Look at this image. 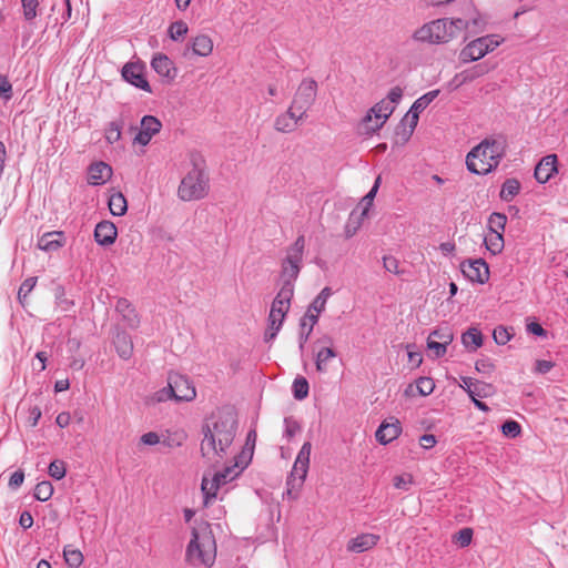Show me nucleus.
Here are the masks:
<instances>
[{
	"instance_id": "obj_55",
	"label": "nucleus",
	"mask_w": 568,
	"mask_h": 568,
	"mask_svg": "<svg viewBox=\"0 0 568 568\" xmlns=\"http://www.w3.org/2000/svg\"><path fill=\"white\" fill-rule=\"evenodd\" d=\"M363 219L364 217H362V215L356 221H353L352 217L349 219L348 223L345 226L346 239H349L356 234L357 230L361 227Z\"/></svg>"
},
{
	"instance_id": "obj_32",
	"label": "nucleus",
	"mask_w": 568,
	"mask_h": 568,
	"mask_svg": "<svg viewBox=\"0 0 568 568\" xmlns=\"http://www.w3.org/2000/svg\"><path fill=\"white\" fill-rule=\"evenodd\" d=\"M110 212L114 216H122L128 210L126 199L121 192L114 193L109 200Z\"/></svg>"
},
{
	"instance_id": "obj_48",
	"label": "nucleus",
	"mask_w": 568,
	"mask_h": 568,
	"mask_svg": "<svg viewBox=\"0 0 568 568\" xmlns=\"http://www.w3.org/2000/svg\"><path fill=\"white\" fill-rule=\"evenodd\" d=\"M37 283V277H29L21 284L19 292H18V298L21 304L24 303L26 298L30 294V292L33 290Z\"/></svg>"
},
{
	"instance_id": "obj_11",
	"label": "nucleus",
	"mask_w": 568,
	"mask_h": 568,
	"mask_svg": "<svg viewBox=\"0 0 568 568\" xmlns=\"http://www.w3.org/2000/svg\"><path fill=\"white\" fill-rule=\"evenodd\" d=\"M317 88V82L314 79H303L294 93L290 109L305 119L307 111L316 100Z\"/></svg>"
},
{
	"instance_id": "obj_35",
	"label": "nucleus",
	"mask_w": 568,
	"mask_h": 568,
	"mask_svg": "<svg viewBox=\"0 0 568 568\" xmlns=\"http://www.w3.org/2000/svg\"><path fill=\"white\" fill-rule=\"evenodd\" d=\"M169 399H174V392L172 390L170 383L168 384V386L153 393L148 398L146 403L151 404V405H155L158 403L166 402Z\"/></svg>"
},
{
	"instance_id": "obj_42",
	"label": "nucleus",
	"mask_w": 568,
	"mask_h": 568,
	"mask_svg": "<svg viewBox=\"0 0 568 568\" xmlns=\"http://www.w3.org/2000/svg\"><path fill=\"white\" fill-rule=\"evenodd\" d=\"M414 130L415 128L412 126V122L403 120L402 124L396 130L397 142L402 144L406 143L410 139Z\"/></svg>"
},
{
	"instance_id": "obj_23",
	"label": "nucleus",
	"mask_w": 568,
	"mask_h": 568,
	"mask_svg": "<svg viewBox=\"0 0 568 568\" xmlns=\"http://www.w3.org/2000/svg\"><path fill=\"white\" fill-rule=\"evenodd\" d=\"M190 50L195 55L207 57L213 51V41L206 34H199L191 40V42L187 45V48L185 49L183 55L187 57Z\"/></svg>"
},
{
	"instance_id": "obj_63",
	"label": "nucleus",
	"mask_w": 568,
	"mask_h": 568,
	"mask_svg": "<svg viewBox=\"0 0 568 568\" xmlns=\"http://www.w3.org/2000/svg\"><path fill=\"white\" fill-rule=\"evenodd\" d=\"M419 444L423 448L429 449L436 444V437L432 434H425L419 438Z\"/></svg>"
},
{
	"instance_id": "obj_25",
	"label": "nucleus",
	"mask_w": 568,
	"mask_h": 568,
	"mask_svg": "<svg viewBox=\"0 0 568 568\" xmlns=\"http://www.w3.org/2000/svg\"><path fill=\"white\" fill-rule=\"evenodd\" d=\"M151 65L153 70L160 74L161 77L173 80L176 77V69L173 65V62L162 53L156 54L152 61Z\"/></svg>"
},
{
	"instance_id": "obj_46",
	"label": "nucleus",
	"mask_w": 568,
	"mask_h": 568,
	"mask_svg": "<svg viewBox=\"0 0 568 568\" xmlns=\"http://www.w3.org/2000/svg\"><path fill=\"white\" fill-rule=\"evenodd\" d=\"M416 388L420 395L427 396L433 393L435 384L429 377H419L416 381Z\"/></svg>"
},
{
	"instance_id": "obj_12",
	"label": "nucleus",
	"mask_w": 568,
	"mask_h": 568,
	"mask_svg": "<svg viewBox=\"0 0 568 568\" xmlns=\"http://www.w3.org/2000/svg\"><path fill=\"white\" fill-rule=\"evenodd\" d=\"M332 295V290L329 287H324L320 294L314 298L312 304L310 305L307 312L301 320V326L304 329L308 325V332L305 334L302 333L300 336V348L303 349L304 344L307 342L314 325L318 321V315L325 310V305L329 296Z\"/></svg>"
},
{
	"instance_id": "obj_4",
	"label": "nucleus",
	"mask_w": 568,
	"mask_h": 568,
	"mask_svg": "<svg viewBox=\"0 0 568 568\" xmlns=\"http://www.w3.org/2000/svg\"><path fill=\"white\" fill-rule=\"evenodd\" d=\"M191 163L192 169L183 176L178 187V196L184 202L202 200L210 191V179L203 160L192 154Z\"/></svg>"
},
{
	"instance_id": "obj_13",
	"label": "nucleus",
	"mask_w": 568,
	"mask_h": 568,
	"mask_svg": "<svg viewBox=\"0 0 568 568\" xmlns=\"http://www.w3.org/2000/svg\"><path fill=\"white\" fill-rule=\"evenodd\" d=\"M169 383L174 392L175 400L191 402L195 398V387L186 376L179 373L170 374Z\"/></svg>"
},
{
	"instance_id": "obj_26",
	"label": "nucleus",
	"mask_w": 568,
	"mask_h": 568,
	"mask_svg": "<svg viewBox=\"0 0 568 568\" xmlns=\"http://www.w3.org/2000/svg\"><path fill=\"white\" fill-rule=\"evenodd\" d=\"M64 235L62 232H48L38 241V247L45 252H54L63 246Z\"/></svg>"
},
{
	"instance_id": "obj_27",
	"label": "nucleus",
	"mask_w": 568,
	"mask_h": 568,
	"mask_svg": "<svg viewBox=\"0 0 568 568\" xmlns=\"http://www.w3.org/2000/svg\"><path fill=\"white\" fill-rule=\"evenodd\" d=\"M113 344L115 347V351L118 355L122 359H129L131 358L133 354V342L131 339V336L125 332H116Z\"/></svg>"
},
{
	"instance_id": "obj_58",
	"label": "nucleus",
	"mask_w": 568,
	"mask_h": 568,
	"mask_svg": "<svg viewBox=\"0 0 568 568\" xmlns=\"http://www.w3.org/2000/svg\"><path fill=\"white\" fill-rule=\"evenodd\" d=\"M495 369L494 364L489 359H480L476 362V371L481 374H490Z\"/></svg>"
},
{
	"instance_id": "obj_15",
	"label": "nucleus",
	"mask_w": 568,
	"mask_h": 568,
	"mask_svg": "<svg viewBox=\"0 0 568 568\" xmlns=\"http://www.w3.org/2000/svg\"><path fill=\"white\" fill-rule=\"evenodd\" d=\"M460 267L463 274L471 282L484 284L489 278V268L483 258L463 262Z\"/></svg>"
},
{
	"instance_id": "obj_30",
	"label": "nucleus",
	"mask_w": 568,
	"mask_h": 568,
	"mask_svg": "<svg viewBox=\"0 0 568 568\" xmlns=\"http://www.w3.org/2000/svg\"><path fill=\"white\" fill-rule=\"evenodd\" d=\"M462 343L466 348L476 351L483 345V335L480 331L471 327L462 335Z\"/></svg>"
},
{
	"instance_id": "obj_18",
	"label": "nucleus",
	"mask_w": 568,
	"mask_h": 568,
	"mask_svg": "<svg viewBox=\"0 0 568 568\" xmlns=\"http://www.w3.org/2000/svg\"><path fill=\"white\" fill-rule=\"evenodd\" d=\"M438 94L439 90H433L418 98L413 103L404 120L406 122H412V126L416 128L418 123L419 113L423 112L438 97Z\"/></svg>"
},
{
	"instance_id": "obj_59",
	"label": "nucleus",
	"mask_w": 568,
	"mask_h": 568,
	"mask_svg": "<svg viewBox=\"0 0 568 568\" xmlns=\"http://www.w3.org/2000/svg\"><path fill=\"white\" fill-rule=\"evenodd\" d=\"M473 531L470 528H464L458 532L457 540L462 547L468 546L471 541Z\"/></svg>"
},
{
	"instance_id": "obj_22",
	"label": "nucleus",
	"mask_w": 568,
	"mask_h": 568,
	"mask_svg": "<svg viewBox=\"0 0 568 568\" xmlns=\"http://www.w3.org/2000/svg\"><path fill=\"white\" fill-rule=\"evenodd\" d=\"M118 236L116 226L110 221H102L97 224L94 239L98 244L109 246L113 244Z\"/></svg>"
},
{
	"instance_id": "obj_56",
	"label": "nucleus",
	"mask_w": 568,
	"mask_h": 568,
	"mask_svg": "<svg viewBox=\"0 0 568 568\" xmlns=\"http://www.w3.org/2000/svg\"><path fill=\"white\" fill-rule=\"evenodd\" d=\"M12 85L6 77L0 75V97L9 100L11 98Z\"/></svg>"
},
{
	"instance_id": "obj_17",
	"label": "nucleus",
	"mask_w": 568,
	"mask_h": 568,
	"mask_svg": "<svg viewBox=\"0 0 568 568\" xmlns=\"http://www.w3.org/2000/svg\"><path fill=\"white\" fill-rule=\"evenodd\" d=\"M402 433V426L397 418L383 422L375 433L376 440L386 445L396 439Z\"/></svg>"
},
{
	"instance_id": "obj_14",
	"label": "nucleus",
	"mask_w": 568,
	"mask_h": 568,
	"mask_svg": "<svg viewBox=\"0 0 568 568\" xmlns=\"http://www.w3.org/2000/svg\"><path fill=\"white\" fill-rule=\"evenodd\" d=\"M162 129L161 121L153 115H144L140 122V130L133 139L134 144L145 146Z\"/></svg>"
},
{
	"instance_id": "obj_52",
	"label": "nucleus",
	"mask_w": 568,
	"mask_h": 568,
	"mask_svg": "<svg viewBox=\"0 0 568 568\" xmlns=\"http://www.w3.org/2000/svg\"><path fill=\"white\" fill-rule=\"evenodd\" d=\"M23 16L27 20H33L37 17L38 0H21Z\"/></svg>"
},
{
	"instance_id": "obj_43",
	"label": "nucleus",
	"mask_w": 568,
	"mask_h": 568,
	"mask_svg": "<svg viewBox=\"0 0 568 568\" xmlns=\"http://www.w3.org/2000/svg\"><path fill=\"white\" fill-rule=\"evenodd\" d=\"M379 182H381V178L378 176L374 183V186L371 189V191L363 197L362 200V204L364 205L363 207V212H362V217H365L367 215V212L369 210V207L372 206V203L374 201V197L377 193V190H378V185H379Z\"/></svg>"
},
{
	"instance_id": "obj_47",
	"label": "nucleus",
	"mask_w": 568,
	"mask_h": 568,
	"mask_svg": "<svg viewBox=\"0 0 568 568\" xmlns=\"http://www.w3.org/2000/svg\"><path fill=\"white\" fill-rule=\"evenodd\" d=\"M428 337H432L433 339L442 342L445 345H449L453 342V339H454L453 333L447 327L440 328V329H435L434 332H432L429 334Z\"/></svg>"
},
{
	"instance_id": "obj_64",
	"label": "nucleus",
	"mask_w": 568,
	"mask_h": 568,
	"mask_svg": "<svg viewBox=\"0 0 568 568\" xmlns=\"http://www.w3.org/2000/svg\"><path fill=\"white\" fill-rule=\"evenodd\" d=\"M552 367H554V363L550 361L540 359V361L536 362V372H538L540 374L548 373Z\"/></svg>"
},
{
	"instance_id": "obj_50",
	"label": "nucleus",
	"mask_w": 568,
	"mask_h": 568,
	"mask_svg": "<svg viewBox=\"0 0 568 568\" xmlns=\"http://www.w3.org/2000/svg\"><path fill=\"white\" fill-rule=\"evenodd\" d=\"M507 217L503 213H493L489 216V231L497 230L499 232L504 231L506 226Z\"/></svg>"
},
{
	"instance_id": "obj_54",
	"label": "nucleus",
	"mask_w": 568,
	"mask_h": 568,
	"mask_svg": "<svg viewBox=\"0 0 568 568\" xmlns=\"http://www.w3.org/2000/svg\"><path fill=\"white\" fill-rule=\"evenodd\" d=\"M427 347L429 351L434 352L435 357H440L446 353L447 345L432 337L427 338Z\"/></svg>"
},
{
	"instance_id": "obj_28",
	"label": "nucleus",
	"mask_w": 568,
	"mask_h": 568,
	"mask_svg": "<svg viewBox=\"0 0 568 568\" xmlns=\"http://www.w3.org/2000/svg\"><path fill=\"white\" fill-rule=\"evenodd\" d=\"M394 110L395 105H390V102H386V100L376 103L368 111L374 115V128H382Z\"/></svg>"
},
{
	"instance_id": "obj_16",
	"label": "nucleus",
	"mask_w": 568,
	"mask_h": 568,
	"mask_svg": "<svg viewBox=\"0 0 568 568\" xmlns=\"http://www.w3.org/2000/svg\"><path fill=\"white\" fill-rule=\"evenodd\" d=\"M122 77L134 87L151 92L149 82L143 75V67L139 63L129 62L122 68Z\"/></svg>"
},
{
	"instance_id": "obj_61",
	"label": "nucleus",
	"mask_w": 568,
	"mask_h": 568,
	"mask_svg": "<svg viewBox=\"0 0 568 568\" xmlns=\"http://www.w3.org/2000/svg\"><path fill=\"white\" fill-rule=\"evenodd\" d=\"M141 443L144 445H156L160 443V436L154 432L145 433L140 438Z\"/></svg>"
},
{
	"instance_id": "obj_36",
	"label": "nucleus",
	"mask_w": 568,
	"mask_h": 568,
	"mask_svg": "<svg viewBox=\"0 0 568 568\" xmlns=\"http://www.w3.org/2000/svg\"><path fill=\"white\" fill-rule=\"evenodd\" d=\"M495 393V388L491 384L477 381L475 387L470 392V398H485Z\"/></svg>"
},
{
	"instance_id": "obj_62",
	"label": "nucleus",
	"mask_w": 568,
	"mask_h": 568,
	"mask_svg": "<svg viewBox=\"0 0 568 568\" xmlns=\"http://www.w3.org/2000/svg\"><path fill=\"white\" fill-rule=\"evenodd\" d=\"M285 434L287 437H293L298 430H300V425L297 422L293 420L292 418H285Z\"/></svg>"
},
{
	"instance_id": "obj_20",
	"label": "nucleus",
	"mask_w": 568,
	"mask_h": 568,
	"mask_svg": "<svg viewBox=\"0 0 568 568\" xmlns=\"http://www.w3.org/2000/svg\"><path fill=\"white\" fill-rule=\"evenodd\" d=\"M379 541V536L375 534H361L348 540L346 549L349 552L362 554L374 548Z\"/></svg>"
},
{
	"instance_id": "obj_40",
	"label": "nucleus",
	"mask_w": 568,
	"mask_h": 568,
	"mask_svg": "<svg viewBox=\"0 0 568 568\" xmlns=\"http://www.w3.org/2000/svg\"><path fill=\"white\" fill-rule=\"evenodd\" d=\"M487 72H488V69L485 68V65L478 64L470 70H467V71L456 74V79L459 77H463L462 82H468V81L475 80L478 77L486 74Z\"/></svg>"
},
{
	"instance_id": "obj_21",
	"label": "nucleus",
	"mask_w": 568,
	"mask_h": 568,
	"mask_svg": "<svg viewBox=\"0 0 568 568\" xmlns=\"http://www.w3.org/2000/svg\"><path fill=\"white\" fill-rule=\"evenodd\" d=\"M557 172V155L544 156L535 168V178L539 183H546Z\"/></svg>"
},
{
	"instance_id": "obj_37",
	"label": "nucleus",
	"mask_w": 568,
	"mask_h": 568,
	"mask_svg": "<svg viewBox=\"0 0 568 568\" xmlns=\"http://www.w3.org/2000/svg\"><path fill=\"white\" fill-rule=\"evenodd\" d=\"M53 495V486L50 481L43 480L37 484L34 488V497L40 501L49 500Z\"/></svg>"
},
{
	"instance_id": "obj_51",
	"label": "nucleus",
	"mask_w": 568,
	"mask_h": 568,
	"mask_svg": "<svg viewBox=\"0 0 568 568\" xmlns=\"http://www.w3.org/2000/svg\"><path fill=\"white\" fill-rule=\"evenodd\" d=\"M381 128H374V115L371 112H367L362 123L359 124V131L362 134H373L378 131Z\"/></svg>"
},
{
	"instance_id": "obj_8",
	"label": "nucleus",
	"mask_w": 568,
	"mask_h": 568,
	"mask_svg": "<svg viewBox=\"0 0 568 568\" xmlns=\"http://www.w3.org/2000/svg\"><path fill=\"white\" fill-rule=\"evenodd\" d=\"M294 292L280 288L272 302L268 314V326L264 334L265 342L274 339L280 332L287 312L291 307V300Z\"/></svg>"
},
{
	"instance_id": "obj_31",
	"label": "nucleus",
	"mask_w": 568,
	"mask_h": 568,
	"mask_svg": "<svg viewBox=\"0 0 568 568\" xmlns=\"http://www.w3.org/2000/svg\"><path fill=\"white\" fill-rule=\"evenodd\" d=\"M334 357H336V352L332 347L324 346L320 348L315 356L316 369L320 373L327 372V363Z\"/></svg>"
},
{
	"instance_id": "obj_10",
	"label": "nucleus",
	"mask_w": 568,
	"mask_h": 568,
	"mask_svg": "<svg viewBox=\"0 0 568 568\" xmlns=\"http://www.w3.org/2000/svg\"><path fill=\"white\" fill-rule=\"evenodd\" d=\"M504 42V39L497 34L479 37L466 44L459 52V60L463 63H469L484 58L493 52Z\"/></svg>"
},
{
	"instance_id": "obj_44",
	"label": "nucleus",
	"mask_w": 568,
	"mask_h": 568,
	"mask_svg": "<svg viewBox=\"0 0 568 568\" xmlns=\"http://www.w3.org/2000/svg\"><path fill=\"white\" fill-rule=\"evenodd\" d=\"M501 433L509 438H516L521 433V427L516 420H507L501 425Z\"/></svg>"
},
{
	"instance_id": "obj_41",
	"label": "nucleus",
	"mask_w": 568,
	"mask_h": 568,
	"mask_svg": "<svg viewBox=\"0 0 568 568\" xmlns=\"http://www.w3.org/2000/svg\"><path fill=\"white\" fill-rule=\"evenodd\" d=\"M294 397L298 400L308 395V382L304 377H298L293 383Z\"/></svg>"
},
{
	"instance_id": "obj_38",
	"label": "nucleus",
	"mask_w": 568,
	"mask_h": 568,
	"mask_svg": "<svg viewBox=\"0 0 568 568\" xmlns=\"http://www.w3.org/2000/svg\"><path fill=\"white\" fill-rule=\"evenodd\" d=\"M122 126L123 121H113L109 123L105 130V140L108 143L113 144L121 139Z\"/></svg>"
},
{
	"instance_id": "obj_45",
	"label": "nucleus",
	"mask_w": 568,
	"mask_h": 568,
	"mask_svg": "<svg viewBox=\"0 0 568 568\" xmlns=\"http://www.w3.org/2000/svg\"><path fill=\"white\" fill-rule=\"evenodd\" d=\"M187 24L183 21H176L173 22L170 26L169 33L170 38L174 41L179 40L180 38L184 37L187 33Z\"/></svg>"
},
{
	"instance_id": "obj_19",
	"label": "nucleus",
	"mask_w": 568,
	"mask_h": 568,
	"mask_svg": "<svg viewBox=\"0 0 568 568\" xmlns=\"http://www.w3.org/2000/svg\"><path fill=\"white\" fill-rule=\"evenodd\" d=\"M305 119L293 111L292 109H287L286 112L278 114L274 120V129L282 133L293 132L300 122H303Z\"/></svg>"
},
{
	"instance_id": "obj_24",
	"label": "nucleus",
	"mask_w": 568,
	"mask_h": 568,
	"mask_svg": "<svg viewBox=\"0 0 568 568\" xmlns=\"http://www.w3.org/2000/svg\"><path fill=\"white\" fill-rule=\"evenodd\" d=\"M112 175V168L105 162H97L90 165L88 181L92 185L105 183Z\"/></svg>"
},
{
	"instance_id": "obj_57",
	"label": "nucleus",
	"mask_w": 568,
	"mask_h": 568,
	"mask_svg": "<svg viewBox=\"0 0 568 568\" xmlns=\"http://www.w3.org/2000/svg\"><path fill=\"white\" fill-rule=\"evenodd\" d=\"M24 480V473L22 470L14 471L9 479V487L11 489L19 488Z\"/></svg>"
},
{
	"instance_id": "obj_3",
	"label": "nucleus",
	"mask_w": 568,
	"mask_h": 568,
	"mask_svg": "<svg viewBox=\"0 0 568 568\" xmlns=\"http://www.w3.org/2000/svg\"><path fill=\"white\" fill-rule=\"evenodd\" d=\"M468 27L463 19H436L424 23L413 33V39L429 44H443L455 39L459 32Z\"/></svg>"
},
{
	"instance_id": "obj_60",
	"label": "nucleus",
	"mask_w": 568,
	"mask_h": 568,
	"mask_svg": "<svg viewBox=\"0 0 568 568\" xmlns=\"http://www.w3.org/2000/svg\"><path fill=\"white\" fill-rule=\"evenodd\" d=\"M403 97V90L399 88V87H394L390 89V91L388 92V95H387V99L386 102H390V105H395L396 103H398L400 101Z\"/></svg>"
},
{
	"instance_id": "obj_9",
	"label": "nucleus",
	"mask_w": 568,
	"mask_h": 568,
	"mask_svg": "<svg viewBox=\"0 0 568 568\" xmlns=\"http://www.w3.org/2000/svg\"><path fill=\"white\" fill-rule=\"evenodd\" d=\"M311 452L312 444L310 442L304 443L296 456L292 471L287 477L286 495L291 499H296L298 497V493L306 479L310 467Z\"/></svg>"
},
{
	"instance_id": "obj_2",
	"label": "nucleus",
	"mask_w": 568,
	"mask_h": 568,
	"mask_svg": "<svg viewBox=\"0 0 568 568\" xmlns=\"http://www.w3.org/2000/svg\"><path fill=\"white\" fill-rule=\"evenodd\" d=\"M504 153L505 141L503 139H485L467 154V169L475 174H488L498 166Z\"/></svg>"
},
{
	"instance_id": "obj_6",
	"label": "nucleus",
	"mask_w": 568,
	"mask_h": 568,
	"mask_svg": "<svg viewBox=\"0 0 568 568\" xmlns=\"http://www.w3.org/2000/svg\"><path fill=\"white\" fill-rule=\"evenodd\" d=\"M252 459V448H243L242 452L235 456V462L232 466H227L223 471L215 473L211 479L205 475L202 479V491L205 495V504L210 498L216 496L220 486L236 478L250 464Z\"/></svg>"
},
{
	"instance_id": "obj_39",
	"label": "nucleus",
	"mask_w": 568,
	"mask_h": 568,
	"mask_svg": "<svg viewBox=\"0 0 568 568\" xmlns=\"http://www.w3.org/2000/svg\"><path fill=\"white\" fill-rule=\"evenodd\" d=\"M116 311L122 313L123 316L130 321L131 326H135L138 324L135 311L126 300L118 301Z\"/></svg>"
},
{
	"instance_id": "obj_1",
	"label": "nucleus",
	"mask_w": 568,
	"mask_h": 568,
	"mask_svg": "<svg viewBox=\"0 0 568 568\" xmlns=\"http://www.w3.org/2000/svg\"><path fill=\"white\" fill-rule=\"evenodd\" d=\"M237 422L233 413L221 412L215 419L203 427L201 455L210 466L220 464L235 438Z\"/></svg>"
},
{
	"instance_id": "obj_29",
	"label": "nucleus",
	"mask_w": 568,
	"mask_h": 568,
	"mask_svg": "<svg viewBox=\"0 0 568 568\" xmlns=\"http://www.w3.org/2000/svg\"><path fill=\"white\" fill-rule=\"evenodd\" d=\"M486 248L494 255L499 254L504 248V237L497 230L488 231L484 239Z\"/></svg>"
},
{
	"instance_id": "obj_49",
	"label": "nucleus",
	"mask_w": 568,
	"mask_h": 568,
	"mask_svg": "<svg viewBox=\"0 0 568 568\" xmlns=\"http://www.w3.org/2000/svg\"><path fill=\"white\" fill-rule=\"evenodd\" d=\"M48 471L52 478L60 480L65 476L67 469L62 460H54L49 465Z\"/></svg>"
},
{
	"instance_id": "obj_33",
	"label": "nucleus",
	"mask_w": 568,
	"mask_h": 568,
	"mask_svg": "<svg viewBox=\"0 0 568 568\" xmlns=\"http://www.w3.org/2000/svg\"><path fill=\"white\" fill-rule=\"evenodd\" d=\"M520 183L516 179H507L500 190V197L504 201H511L518 194Z\"/></svg>"
},
{
	"instance_id": "obj_34",
	"label": "nucleus",
	"mask_w": 568,
	"mask_h": 568,
	"mask_svg": "<svg viewBox=\"0 0 568 568\" xmlns=\"http://www.w3.org/2000/svg\"><path fill=\"white\" fill-rule=\"evenodd\" d=\"M63 557L67 565L71 568H78L83 562V555L79 549L65 546Z\"/></svg>"
},
{
	"instance_id": "obj_7",
	"label": "nucleus",
	"mask_w": 568,
	"mask_h": 568,
	"mask_svg": "<svg viewBox=\"0 0 568 568\" xmlns=\"http://www.w3.org/2000/svg\"><path fill=\"white\" fill-rule=\"evenodd\" d=\"M305 251V239L300 235L295 242L286 248V254L281 264V288L294 292V282L301 272Z\"/></svg>"
},
{
	"instance_id": "obj_53",
	"label": "nucleus",
	"mask_w": 568,
	"mask_h": 568,
	"mask_svg": "<svg viewBox=\"0 0 568 568\" xmlns=\"http://www.w3.org/2000/svg\"><path fill=\"white\" fill-rule=\"evenodd\" d=\"M493 337L498 345H505L510 341L511 335L506 327L498 326L494 329Z\"/></svg>"
},
{
	"instance_id": "obj_5",
	"label": "nucleus",
	"mask_w": 568,
	"mask_h": 568,
	"mask_svg": "<svg viewBox=\"0 0 568 568\" xmlns=\"http://www.w3.org/2000/svg\"><path fill=\"white\" fill-rule=\"evenodd\" d=\"M186 561L192 566L211 567L216 557V545L207 527L192 529V538L186 547Z\"/></svg>"
}]
</instances>
